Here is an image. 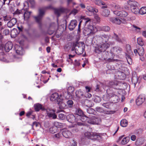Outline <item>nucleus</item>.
Here are the masks:
<instances>
[{"mask_svg":"<svg viewBox=\"0 0 146 146\" xmlns=\"http://www.w3.org/2000/svg\"><path fill=\"white\" fill-rule=\"evenodd\" d=\"M86 27L83 31L85 36H88V38L92 40H94L97 41H102L105 42L100 43L96 48L95 52L100 53L105 51L110 46V44L107 42L109 38V36L106 35H98L94 36V33L97 31V27L90 25L92 23L91 20L88 18L85 19Z\"/></svg>","mask_w":146,"mask_h":146,"instance_id":"obj_1","label":"nucleus"},{"mask_svg":"<svg viewBox=\"0 0 146 146\" xmlns=\"http://www.w3.org/2000/svg\"><path fill=\"white\" fill-rule=\"evenodd\" d=\"M85 44L82 42H76L73 43L72 50H74L76 54H82L84 50Z\"/></svg>","mask_w":146,"mask_h":146,"instance_id":"obj_2","label":"nucleus"},{"mask_svg":"<svg viewBox=\"0 0 146 146\" xmlns=\"http://www.w3.org/2000/svg\"><path fill=\"white\" fill-rule=\"evenodd\" d=\"M76 113V119H78L77 121V125H86V123L84 122L87 120V117L83 114L82 111L80 109L77 110Z\"/></svg>","mask_w":146,"mask_h":146,"instance_id":"obj_3","label":"nucleus"},{"mask_svg":"<svg viewBox=\"0 0 146 146\" xmlns=\"http://www.w3.org/2000/svg\"><path fill=\"white\" fill-rule=\"evenodd\" d=\"M128 4L130 7L132 12L135 14L138 13L139 10L138 7V4L137 2L134 1H128Z\"/></svg>","mask_w":146,"mask_h":146,"instance_id":"obj_4","label":"nucleus"},{"mask_svg":"<svg viewBox=\"0 0 146 146\" xmlns=\"http://www.w3.org/2000/svg\"><path fill=\"white\" fill-rule=\"evenodd\" d=\"M101 122V119L100 118L96 117L94 116H92L90 117H87V120L84 122L86 123V125H87V124L86 123L87 122L88 123L92 124H99Z\"/></svg>","mask_w":146,"mask_h":146,"instance_id":"obj_5","label":"nucleus"},{"mask_svg":"<svg viewBox=\"0 0 146 146\" xmlns=\"http://www.w3.org/2000/svg\"><path fill=\"white\" fill-rule=\"evenodd\" d=\"M106 84H108V86L105 85H103V87L104 89H105L106 87H111L116 89H119L120 88L119 87V83L117 81H115L114 82H107Z\"/></svg>","mask_w":146,"mask_h":146,"instance_id":"obj_6","label":"nucleus"},{"mask_svg":"<svg viewBox=\"0 0 146 146\" xmlns=\"http://www.w3.org/2000/svg\"><path fill=\"white\" fill-rule=\"evenodd\" d=\"M62 97L61 95H59L58 93L55 92L51 95L50 99L51 101L57 102V103L58 101L61 100Z\"/></svg>","mask_w":146,"mask_h":146,"instance_id":"obj_7","label":"nucleus"},{"mask_svg":"<svg viewBox=\"0 0 146 146\" xmlns=\"http://www.w3.org/2000/svg\"><path fill=\"white\" fill-rule=\"evenodd\" d=\"M46 112L47 116L50 118H52L53 119H55L56 118L57 116L54 113L55 111L54 110L50 108H48L45 110Z\"/></svg>","mask_w":146,"mask_h":146,"instance_id":"obj_8","label":"nucleus"},{"mask_svg":"<svg viewBox=\"0 0 146 146\" xmlns=\"http://www.w3.org/2000/svg\"><path fill=\"white\" fill-rule=\"evenodd\" d=\"M145 95H140L137 97L136 100V104L138 106H140L145 101Z\"/></svg>","mask_w":146,"mask_h":146,"instance_id":"obj_9","label":"nucleus"},{"mask_svg":"<svg viewBox=\"0 0 146 146\" xmlns=\"http://www.w3.org/2000/svg\"><path fill=\"white\" fill-rule=\"evenodd\" d=\"M68 121L72 123H74V124H77V121L78 119H76V116H74L73 114L68 115L67 117Z\"/></svg>","mask_w":146,"mask_h":146,"instance_id":"obj_10","label":"nucleus"},{"mask_svg":"<svg viewBox=\"0 0 146 146\" xmlns=\"http://www.w3.org/2000/svg\"><path fill=\"white\" fill-rule=\"evenodd\" d=\"M113 13L117 16L122 17H125L128 15L127 13L124 11H114Z\"/></svg>","mask_w":146,"mask_h":146,"instance_id":"obj_11","label":"nucleus"},{"mask_svg":"<svg viewBox=\"0 0 146 146\" xmlns=\"http://www.w3.org/2000/svg\"><path fill=\"white\" fill-rule=\"evenodd\" d=\"M65 102L66 100H63L62 97L61 98V100L58 102L57 103L60 109H64L68 108V106L65 103Z\"/></svg>","mask_w":146,"mask_h":146,"instance_id":"obj_12","label":"nucleus"},{"mask_svg":"<svg viewBox=\"0 0 146 146\" xmlns=\"http://www.w3.org/2000/svg\"><path fill=\"white\" fill-rule=\"evenodd\" d=\"M44 12L43 9H39V13L38 16L35 17L36 21L37 23H40L42 16L44 14Z\"/></svg>","mask_w":146,"mask_h":146,"instance_id":"obj_13","label":"nucleus"},{"mask_svg":"<svg viewBox=\"0 0 146 146\" xmlns=\"http://www.w3.org/2000/svg\"><path fill=\"white\" fill-rule=\"evenodd\" d=\"M110 21L113 23L120 25L122 23V19L119 18L111 17L109 18Z\"/></svg>","mask_w":146,"mask_h":146,"instance_id":"obj_14","label":"nucleus"},{"mask_svg":"<svg viewBox=\"0 0 146 146\" xmlns=\"http://www.w3.org/2000/svg\"><path fill=\"white\" fill-rule=\"evenodd\" d=\"M77 25V22L76 20H71L68 25V28L70 31L74 30Z\"/></svg>","mask_w":146,"mask_h":146,"instance_id":"obj_15","label":"nucleus"},{"mask_svg":"<svg viewBox=\"0 0 146 146\" xmlns=\"http://www.w3.org/2000/svg\"><path fill=\"white\" fill-rule=\"evenodd\" d=\"M16 53L18 54L22 55L24 53V50L21 46L16 45L14 46Z\"/></svg>","mask_w":146,"mask_h":146,"instance_id":"obj_16","label":"nucleus"},{"mask_svg":"<svg viewBox=\"0 0 146 146\" xmlns=\"http://www.w3.org/2000/svg\"><path fill=\"white\" fill-rule=\"evenodd\" d=\"M144 54V50L142 46H141L138 49V54L140 56V59L141 61H143L145 60L143 56Z\"/></svg>","mask_w":146,"mask_h":146,"instance_id":"obj_17","label":"nucleus"},{"mask_svg":"<svg viewBox=\"0 0 146 146\" xmlns=\"http://www.w3.org/2000/svg\"><path fill=\"white\" fill-rule=\"evenodd\" d=\"M13 45L12 42L8 41L5 44L4 46V49L6 52H9L13 48Z\"/></svg>","mask_w":146,"mask_h":146,"instance_id":"obj_18","label":"nucleus"},{"mask_svg":"<svg viewBox=\"0 0 146 146\" xmlns=\"http://www.w3.org/2000/svg\"><path fill=\"white\" fill-rule=\"evenodd\" d=\"M110 96H111L110 99L114 103L117 102L119 99V97L116 94L114 93H110Z\"/></svg>","mask_w":146,"mask_h":146,"instance_id":"obj_19","label":"nucleus"},{"mask_svg":"<svg viewBox=\"0 0 146 146\" xmlns=\"http://www.w3.org/2000/svg\"><path fill=\"white\" fill-rule=\"evenodd\" d=\"M111 50L114 54L117 55L121 54L122 49L119 47L116 46L113 48Z\"/></svg>","mask_w":146,"mask_h":146,"instance_id":"obj_20","label":"nucleus"},{"mask_svg":"<svg viewBox=\"0 0 146 146\" xmlns=\"http://www.w3.org/2000/svg\"><path fill=\"white\" fill-rule=\"evenodd\" d=\"M17 21L15 18H13L7 23V25L8 27L11 28L14 26L16 23Z\"/></svg>","mask_w":146,"mask_h":146,"instance_id":"obj_21","label":"nucleus"},{"mask_svg":"<svg viewBox=\"0 0 146 146\" xmlns=\"http://www.w3.org/2000/svg\"><path fill=\"white\" fill-rule=\"evenodd\" d=\"M62 134L66 138H70L72 135L71 132L68 130H64L62 132Z\"/></svg>","mask_w":146,"mask_h":146,"instance_id":"obj_22","label":"nucleus"},{"mask_svg":"<svg viewBox=\"0 0 146 146\" xmlns=\"http://www.w3.org/2000/svg\"><path fill=\"white\" fill-rule=\"evenodd\" d=\"M144 142V139L142 137L137 138L135 142V145L136 146H140L143 144Z\"/></svg>","mask_w":146,"mask_h":146,"instance_id":"obj_23","label":"nucleus"},{"mask_svg":"<svg viewBox=\"0 0 146 146\" xmlns=\"http://www.w3.org/2000/svg\"><path fill=\"white\" fill-rule=\"evenodd\" d=\"M64 11L65 9L62 7H60L59 9H55L54 10V13L58 17L59 16L60 13L64 12Z\"/></svg>","mask_w":146,"mask_h":146,"instance_id":"obj_24","label":"nucleus"},{"mask_svg":"<svg viewBox=\"0 0 146 146\" xmlns=\"http://www.w3.org/2000/svg\"><path fill=\"white\" fill-rule=\"evenodd\" d=\"M101 139V137L99 133H93L92 135V138L91 139H97L100 140Z\"/></svg>","mask_w":146,"mask_h":146,"instance_id":"obj_25","label":"nucleus"},{"mask_svg":"<svg viewBox=\"0 0 146 146\" xmlns=\"http://www.w3.org/2000/svg\"><path fill=\"white\" fill-rule=\"evenodd\" d=\"M18 32L17 30L16 29H12L11 32V37L12 38H15L18 34Z\"/></svg>","mask_w":146,"mask_h":146,"instance_id":"obj_26","label":"nucleus"},{"mask_svg":"<svg viewBox=\"0 0 146 146\" xmlns=\"http://www.w3.org/2000/svg\"><path fill=\"white\" fill-rule=\"evenodd\" d=\"M113 37L117 41L120 43H123L125 40L124 38H120L118 37V36L115 33H114Z\"/></svg>","mask_w":146,"mask_h":146,"instance_id":"obj_27","label":"nucleus"},{"mask_svg":"<svg viewBox=\"0 0 146 146\" xmlns=\"http://www.w3.org/2000/svg\"><path fill=\"white\" fill-rule=\"evenodd\" d=\"M31 12L26 11L23 15L24 19L25 21H27L29 18Z\"/></svg>","mask_w":146,"mask_h":146,"instance_id":"obj_28","label":"nucleus"},{"mask_svg":"<svg viewBox=\"0 0 146 146\" xmlns=\"http://www.w3.org/2000/svg\"><path fill=\"white\" fill-rule=\"evenodd\" d=\"M130 140V137H126L123 138L121 140V143L122 145H125Z\"/></svg>","mask_w":146,"mask_h":146,"instance_id":"obj_29","label":"nucleus"},{"mask_svg":"<svg viewBox=\"0 0 146 146\" xmlns=\"http://www.w3.org/2000/svg\"><path fill=\"white\" fill-rule=\"evenodd\" d=\"M132 85L134 88L135 87L136 84H137L138 81V78L136 76H133L131 79Z\"/></svg>","mask_w":146,"mask_h":146,"instance_id":"obj_30","label":"nucleus"},{"mask_svg":"<svg viewBox=\"0 0 146 146\" xmlns=\"http://www.w3.org/2000/svg\"><path fill=\"white\" fill-rule=\"evenodd\" d=\"M128 121L125 119H122L120 121V125L123 127H126L128 125Z\"/></svg>","mask_w":146,"mask_h":146,"instance_id":"obj_31","label":"nucleus"},{"mask_svg":"<svg viewBox=\"0 0 146 146\" xmlns=\"http://www.w3.org/2000/svg\"><path fill=\"white\" fill-rule=\"evenodd\" d=\"M35 108L36 111H38L40 109L43 110L42 105L39 104L35 105Z\"/></svg>","mask_w":146,"mask_h":146,"instance_id":"obj_32","label":"nucleus"},{"mask_svg":"<svg viewBox=\"0 0 146 146\" xmlns=\"http://www.w3.org/2000/svg\"><path fill=\"white\" fill-rule=\"evenodd\" d=\"M93 134V133L86 132L84 133V135L86 138L91 139L92 138V135Z\"/></svg>","mask_w":146,"mask_h":146,"instance_id":"obj_33","label":"nucleus"},{"mask_svg":"<svg viewBox=\"0 0 146 146\" xmlns=\"http://www.w3.org/2000/svg\"><path fill=\"white\" fill-rule=\"evenodd\" d=\"M84 104L86 106L88 107H90L92 106V104L91 101L88 100H85L84 102Z\"/></svg>","mask_w":146,"mask_h":146,"instance_id":"obj_34","label":"nucleus"},{"mask_svg":"<svg viewBox=\"0 0 146 146\" xmlns=\"http://www.w3.org/2000/svg\"><path fill=\"white\" fill-rule=\"evenodd\" d=\"M138 13L141 15H143L146 13V7H142L139 10Z\"/></svg>","mask_w":146,"mask_h":146,"instance_id":"obj_35","label":"nucleus"},{"mask_svg":"<svg viewBox=\"0 0 146 146\" xmlns=\"http://www.w3.org/2000/svg\"><path fill=\"white\" fill-rule=\"evenodd\" d=\"M110 14V11L108 9H106L104 10L102 15L105 17H108Z\"/></svg>","mask_w":146,"mask_h":146,"instance_id":"obj_36","label":"nucleus"},{"mask_svg":"<svg viewBox=\"0 0 146 146\" xmlns=\"http://www.w3.org/2000/svg\"><path fill=\"white\" fill-rule=\"evenodd\" d=\"M85 88L87 92V93L86 94L85 96L88 98H90L91 97L92 95L91 94L89 93L88 92H90V88L88 86H86Z\"/></svg>","mask_w":146,"mask_h":146,"instance_id":"obj_37","label":"nucleus"},{"mask_svg":"<svg viewBox=\"0 0 146 146\" xmlns=\"http://www.w3.org/2000/svg\"><path fill=\"white\" fill-rule=\"evenodd\" d=\"M76 97L79 98L83 95V93L80 90H79L76 91Z\"/></svg>","mask_w":146,"mask_h":146,"instance_id":"obj_38","label":"nucleus"},{"mask_svg":"<svg viewBox=\"0 0 146 146\" xmlns=\"http://www.w3.org/2000/svg\"><path fill=\"white\" fill-rule=\"evenodd\" d=\"M118 73L119 74L118 78L119 79L123 80L125 78V76L124 73L120 72H119Z\"/></svg>","mask_w":146,"mask_h":146,"instance_id":"obj_39","label":"nucleus"},{"mask_svg":"<svg viewBox=\"0 0 146 146\" xmlns=\"http://www.w3.org/2000/svg\"><path fill=\"white\" fill-rule=\"evenodd\" d=\"M10 2L9 0H0L1 6H2L5 4L9 5Z\"/></svg>","mask_w":146,"mask_h":146,"instance_id":"obj_40","label":"nucleus"},{"mask_svg":"<svg viewBox=\"0 0 146 146\" xmlns=\"http://www.w3.org/2000/svg\"><path fill=\"white\" fill-rule=\"evenodd\" d=\"M137 42L138 44L141 46L143 45L144 44L143 40L141 38H138L137 39Z\"/></svg>","mask_w":146,"mask_h":146,"instance_id":"obj_41","label":"nucleus"},{"mask_svg":"<svg viewBox=\"0 0 146 146\" xmlns=\"http://www.w3.org/2000/svg\"><path fill=\"white\" fill-rule=\"evenodd\" d=\"M111 96H110V94H107L103 96V99L104 100L108 101L110 99Z\"/></svg>","mask_w":146,"mask_h":146,"instance_id":"obj_42","label":"nucleus"},{"mask_svg":"<svg viewBox=\"0 0 146 146\" xmlns=\"http://www.w3.org/2000/svg\"><path fill=\"white\" fill-rule=\"evenodd\" d=\"M126 58L128 63L129 65L131 64L132 63V61L131 58L128 55L126 54Z\"/></svg>","mask_w":146,"mask_h":146,"instance_id":"obj_43","label":"nucleus"},{"mask_svg":"<svg viewBox=\"0 0 146 146\" xmlns=\"http://www.w3.org/2000/svg\"><path fill=\"white\" fill-rule=\"evenodd\" d=\"M66 102L67 103L66 105L68 106V108H71L73 104V102L72 100H69Z\"/></svg>","mask_w":146,"mask_h":146,"instance_id":"obj_44","label":"nucleus"},{"mask_svg":"<svg viewBox=\"0 0 146 146\" xmlns=\"http://www.w3.org/2000/svg\"><path fill=\"white\" fill-rule=\"evenodd\" d=\"M57 128L55 126H53L50 128L49 131L50 132L52 133H54L56 132Z\"/></svg>","mask_w":146,"mask_h":146,"instance_id":"obj_45","label":"nucleus"},{"mask_svg":"<svg viewBox=\"0 0 146 146\" xmlns=\"http://www.w3.org/2000/svg\"><path fill=\"white\" fill-rule=\"evenodd\" d=\"M6 56L4 54L2 53L0 54V60L1 61L6 62V59L5 58Z\"/></svg>","mask_w":146,"mask_h":146,"instance_id":"obj_46","label":"nucleus"},{"mask_svg":"<svg viewBox=\"0 0 146 146\" xmlns=\"http://www.w3.org/2000/svg\"><path fill=\"white\" fill-rule=\"evenodd\" d=\"M101 30L106 32H108L110 30V27L108 26H105L102 27Z\"/></svg>","mask_w":146,"mask_h":146,"instance_id":"obj_47","label":"nucleus"},{"mask_svg":"<svg viewBox=\"0 0 146 146\" xmlns=\"http://www.w3.org/2000/svg\"><path fill=\"white\" fill-rule=\"evenodd\" d=\"M86 9L89 12L92 13H94L95 11V9L90 6H87L86 7Z\"/></svg>","mask_w":146,"mask_h":146,"instance_id":"obj_48","label":"nucleus"},{"mask_svg":"<svg viewBox=\"0 0 146 146\" xmlns=\"http://www.w3.org/2000/svg\"><path fill=\"white\" fill-rule=\"evenodd\" d=\"M95 3L99 5H104L105 4V3L99 0H96L95 1Z\"/></svg>","mask_w":146,"mask_h":146,"instance_id":"obj_49","label":"nucleus"},{"mask_svg":"<svg viewBox=\"0 0 146 146\" xmlns=\"http://www.w3.org/2000/svg\"><path fill=\"white\" fill-rule=\"evenodd\" d=\"M55 127H61L62 125L61 123H59L57 122H55L54 123Z\"/></svg>","mask_w":146,"mask_h":146,"instance_id":"obj_50","label":"nucleus"},{"mask_svg":"<svg viewBox=\"0 0 146 146\" xmlns=\"http://www.w3.org/2000/svg\"><path fill=\"white\" fill-rule=\"evenodd\" d=\"M96 110L99 112H102L104 111V110L102 108L99 107H97L96 108Z\"/></svg>","mask_w":146,"mask_h":146,"instance_id":"obj_51","label":"nucleus"},{"mask_svg":"<svg viewBox=\"0 0 146 146\" xmlns=\"http://www.w3.org/2000/svg\"><path fill=\"white\" fill-rule=\"evenodd\" d=\"M87 112L90 114H93L95 112V110L92 108H89L87 111Z\"/></svg>","mask_w":146,"mask_h":146,"instance_id":"obj_52","label":"nucleus"},{"mask_svg":"<svg viewBox=\"0 0 146 146\" xmlns=\"http://www.w3.org/2000/svg\"><path fill=\"white\" fill-rule=\"evenodd\" d=\"M101 100L100 98L98 96H96L94 99V102H99Z\"/></svg>","mask_w":146,"mask_h":146,"instance_id":"obj_53","label":"nucleus"},{"mask_svg":"<svg viewBox=\"0 0 146 146\" xmlns=\"http://www.w3.org/2000/svg\"><path fill=\"white\" fill-rule=\"evenodd\" d=\"M62 132H60L57 134H55L54 137L56 138H60L62 136Z\"/></svg>","mask_w":146,"mask_h":146,"instance_id":"obj_54","label":"nucleus"},{"mask_svg":"<svg viewBox=\"0 0 146 146\" xmlns=\"http://www.w3.org/2000/svg\"><path fill=\"white\" fill-rule=\"evenodd\" d=\"M58 117L60 119L63 120L65 118V115L62 113H60L59 114Z\"/></svg>","mask_w":146,"mask_h":146,"instance_id":"obj_55","label":"nucleus"},{"mask_svg":"<svg viewBox=\"0 0 146 146\" xmlns=\"http://www.w3.org/2000/svg\"><path fill=\"white\" fill-rule=\"evenodd\" d=\"M29 4H31L32 6H33L35 4L34 0H28Z\"/></svg>","mask_w":146,"mask_h":146,"instance_id":"obj_56","label":"nucleus"},{"mask_svg":"<svg viewBox=\"0 0 146 146\" xmlns=\"http://www.w3.org/2000/svg\"><path fill=\"white\" fill-rule=\"evenodd\" d=\"M110 104L109 103H104L102 104V106L106 108H109Z\"/></svg>","mask_w":146,"mask_h":146,"instance_id":"obj_57","label":"nucleus"},{"mask_svg":"<svg viewBox=\"0 0 146 146\" xmlns=\"http://www.w3.org/2000/svg\"><path fill=\"white\" fill-rule=\"evenodd\" d=\"M4 20L5 21H8L11 18L9 16H6L3 17Z\"/></svg>","mask_w":146,"mask_h":146,"instance_id":"obj_58","label":"nucleus"},{"mask_svg":"<svg viewBox=\"0 0 146 146\" xmlns=\"http://www.w3.org/2000/svg\"><path fill=\"white\" fill-rule=\"evenodd\" d=\"M94 18L98 22H100V18L97 14H95L94 15Z\"/></svg>","mask_w":146,"mask_h":146,"instance_id":"obj_59","label":"nucleus"},{"mask_svg":"<svg viewBox=\"0 0 146 146\" xmlns=\"http://www.w3.org/2000/svg\"><path fill=\"white\" fill-rule=\"evenodd\" d=\"M136 138V136L135 135H132L130 137L131 140L133 141H134L135 140Z\"/></svg>","mask_w":146,"mask_h":146,"instance_id":"obj_60","label":"nucleus"},{"mask_svg":"<svg viewBox=\"0 0 146 146\" xmlns=\"http://www.w3.org/2000/svg\"><path fill=\"white\" fill-rule=\"evenodd\" d=\"M114 7L115 9L117 10V11H120L121 10V8L119 5H115L114 6Z\"/></svg>","mask_w":146,"mask_h":146,"instance_id":"obj_61","label":"nucleus"},{"mask_svg":"<svg viewBox=\"0 0 146 146\" xmlns=\"http://www.w3.org/2000/svg\"><path fill=\"white\" fill-rule=\"evenodd\" d=\"M133 27L135 29V30H136L138 31H139L140 30V28L139 27H138L137 26L133 25Z\"/></svg>","mask_w":146,"mask_h":146,"instance_id":"obj_62","label":"nucleus"},{"mask_svg":"<svg viewBox=\"0 0 146 146\" xmlns=\"http://www.w3.org/2000/svg\"><path fill=\"white\" fill-rule=\"evenodd\" d=\"M4 34H5V35H7L9 34V31L8 29H5L3 32Z\"/></svg>","mask_w":146,"mask_h":146,"instance_id":"obj_63","label":"nucleus"},{"mask_svg":"<svg viewBox=\"0 0 146 146\" xmlns=\"http://www.w3.org/2000/svg\"><path fill=\"white\" fill-rule=\"evenodd\" d=\"M71 145V146H76L77 143L74 140H72Z\"/></svg>","mask_w":146,"mask_h":146,"instance_id":"obj_64","label":"nucleus"}]
</instances>
